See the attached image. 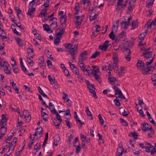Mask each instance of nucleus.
Segmentation results:
<instances>
[{
	"instance_id": "obj_1",
	"label": "nucleus",
	"mask_w": 156,
	"mask_h": 156,
	"mask_svg": "<svg viewBox=\"0 0 156 156\" xmlns=\"http://www.w3.org/2000/svg\"><path fill=\"white\" fill-rule=\"evenodd\" d=\"M137 67L138 69L142 71V73L145 75L149 73V72L151 71L153 72L154 70V67L152 66H149V65L145 66L144 63L142 60H138L137 64Z\"/></svg>"
},
{
	"instance_id": "obj_2",
	"label": "nucleus",
	"mask_w": 156,
	"mask_h": 156,
	"mask_svg": "<svg viewBox=\"0 0 156 156\" xmlns=\"http://www.w3.org/2000/svg\"><path fill=\"white\" fill-rule=\"evenodd\" d=\"M75 46L74 47L73 45L70 43L65 44L64 45L65 47L68 49V52L69 54H70L73 60L76 59L75 55L77 54V48L76 47V44H75Z\"/></svg>"
},
{
	"instance_id": "obj_3",
	"label": "nucleus",
	"mask_w": 156,
	"mask_h": 156,
	"mask_svg": "<svg viewBox=\"0 0 156 156\" xmlns=\"http://www.w3.org/2000/svg\"><path fill=\"white\" fill-rule=\"evenodd\" d=\"M150 48L145 49L144 52L143 54V56L147 60L146 65L147 66L150 65L152 63L154 59V57H152V52L150 51Z\"/></svg>"
},
{
	"instance_id": "obj_4",
	"label": "nucleus",
	"mask_w": 156,
	"mask_h": 156,
	"mask_svg": "<svg viewBox=\"0 0 156 156\" xmlns=\"http://www.w3.org/2000/svg\"><path fill=\"white\" fill-rule=\"evenodd\" d=\"M7 118H2L0 122V131L5 133L6 132Z\"/></svg>"
},
{
	"instance_id": "obj_5",
	"label": "nucleus",
	"mask_w": 156,
	"mask_h": 156,
	"mask_svg": "<svg viewBox=\"0 0 156 156\" xmlns=\"http://www.w3.org/2000/svg\"><path fill=\"white\" fill-rule=\"evenodd\" d=\"M113 88L115 92V97L116 98H122L121 95H122V94L119 87L116 85H115L113 87Z\"/></svg>"
},
{
	"instance_id": "obj_6",
	"label": "nucleus",
	"mask_w": 156,
	"mask_h": 156,
	"mask_svg": "<svg viewBox=\"0 0 156 156\" xmlns=\"http://www.w3.org/2000/svg\"><path fill=\"white\" fill-rule=\"evenodd\" d=\"M141 128L144 131H149V130L152 128V126L151 125H149L146 122H144L141 125Z\"/></svg>"
},
{
	"instance_id": "obj_7",
	"label": "nucleus",
	"mask_w": 156,
	"mask_h": 156,
	"mask_svg": "<svg viewBox=\"0 0 156 156\" xmlns=\"http://www.w3.org/2000/svg\"><path fill=\"white\" fill-rule=\"evenodd\" d=\"M109 41L107 40L103 43V45H100L99 46V48L102 51H105L109 46Z\"/></svg>"
},
{
	"instance_id": "obj_8",
	"label": "nucleus",
	"mask_w": 156,
	"mask_h": 156,
	"mask_svg": "<svg viewBox=\"0 0 156 156\" xmlns=\"http://www.w3.org/2000/svg\"><path fill=\"white\" fill-rule=\"evenodd\" d=\"M42 131V127L41 126H39L37 128L35 132L33 134V136L35 137V136L38 135L40 136L39 137H41L43 135Z\"/></svg>"
},
{
	"instance_id": "obj_9",
	"label": "nucleus",
	"mask_w": 156,
	"mask_h": 156,
	"mask_svg": "<svg viewBox=\"0 0 156 156\" xmlns=\"http://www.w3.org/2000/svg\"><path fill=\"white\" fill-rule=\"evenodd\" d=\"M62 121L61 118H56L54 119L53 122L56 128H58Z\"/></svg>"
},
{
	"instance_id": "obj_10",
	"label": "nucleus",
	"mask_w": 156,
	"mask_h": 156,
	"mask_svg": "<svg viewBox=\"0 0 156 156\" xmlns=\"http://www.w3.org/2000/svg\"><path fill=\"white\" fill-rule=\"evenodd\" d=\"M48 79L53 87H57V83L55 81V78L54 77L53 78L51 75H49L48 76Z\"/></svg>"
},
{
	"instance_id": "obj_11",
	"label": "nucleus",
	"mask_w": 156,
	"mask_h": 156,
	"mask_svg": "<svg viewBox=\"0 0 156 156\" xmlns=\"http://www.w3.org/2000/svg\"><path fill=\"white\" fill-rule=\"evenodd\" d=\"M87 51L81 53L80 55L81 58L79 59L78 62H80L81 61H82V62H83L84 60H85L87 58Z\"/></svg>"
},
{
	"instance_id": "obj_12",
	"label": "nucleus",
	"mask_w": 156,
	"mask_h": 156,
	"mask_svg": "<svg viewBox=\"0 0 156 156\" xmlns=\"http://www.w3.org/2000/svg\"><path fill=\"white\" fill-rule=\"evenodd\" d=\"M125 50L126 51L125 53L126 59L127 61H129L131 58L130 50L128 48H126Z\"/></svg>"
},
{
	"instance_id": "obj_13",
	"label": "nucleus",
	"mask_w": 156,
	"mask_h": 156,
	"mask_svg": "<svg viewBox=\"0 0 156 156\" xmlns=\"http://www.w3.org/2000/svg\"><path fill=\"white\" fill-rule=\"evenodd\" d=\"M58 30H59V31L58 33L57 34L56 36L62 37V35L65 32V28L63 26H62L60 28H58Z\"/></svg>"
},
{
	"instance_id": "obj_14",
	"label": "nucleus",
	"mask_w": 156,
	"mask_h": 156,
	"mask_svg": "<svg viewBox=\"0 0 156 156\" xmlns=\"http://www.w3.org/2000/svg\"><path fill=\"white\" fill-rule=\"evenodd\" d=\"M51 21H53V22L51 24V27H52L53 29L55 28L58 26L57 23V19L55 17L51 18L50 20Z\"/></svg>"
},
{
	"instance_id": "obj_15",
	"label": "nucleus",
	"mask_w": 156,
	"mask_h": 156,
	"mask_svg": "<svg viewBox=\"0 0 156 156\" xmlns=\"http://www.w3.org/2000/svg\"><path fill=\"white\" fill-rule=\"evenodd\" d=\"M50 108H48L51 111L52 113L53 114H55L56 115V117H61L60 115L58 114V112L56 111L55 108V106L53 105V106H51Z\"/></svg>"
},
{
	"instance_id": "obj_16",
	"label": "nucleus",
	"mask_w": 156,
	"mask_h": 156,
	"mask_svg": "<svg viewBox=\"0 0 156 156\" xmlns=\"http://www.w3.org/2000/svg\"><path fill=\"white\" fill-rule=\"evenodd\" d=\"M6 65H5V68L4 69L5 73L6 74L8 75H11V72L10 69V67L8 63H6Z\"/></svg>"
},
{
	"instance_id": "obj_17",
	"label": "nucleus",
	"mask_w": 156,
	"mask_h": 156,
	"mask_svg": "<svg viewBox=\"0 0 156 156\" xmlns=\"http://www.w3.org/2000/svg\"><path fill=\"white\" fill-rule=\"evenodd\" d=\"M9 145L8 147L9 148L8 152H10V153H12L14 151V148L16 146V144H14L10 142L8 143Z\"/></svg>"
},
{
	"instance_id": "obj_18",
	"label": "nucleus",
	"mask_w": 156,
	"mask_h": 156,
	"mask_svg": "<svg viewBox=\"0 0 156 156\" xmlns=\"http://www.w3.org/2000/svg\"><path fill=\"white\" fill-rule=\"evenodd\" d=\"M118 62H117L116 63H115V62H113V64H112V68L114 69L115 73H118V75H119L120 73L118 71L119 68L118 66Z\"/></svg>"
},
{
	"instance_id": "obj_19",
	"label": "nucleus",
	"mask_w": 156,
	"mask_h": 156,
	"mask_svg": "<svg viewBox=\"0 0 156 156\" xmlns=\"http://www.w3.org/2000/svg\"><path fill=\"white\" fill-rule=\"evenodd\" d=\"M60 140V136L58 135H56L55 136L54 138V142L53 144L55 146L58 145V144Z\"/></svg>"
},
{
	"instance_id": "obj_20",
	"label": "nucleus",
	"mask_w": 156,
	"mask_h": 156,
	"mask_svg": "<svg viewBox=\"0 0 156 156\" xmlns=\"http://www.w3.org/2000/svg\"><path fill=\"white\" fill-rule=\"evenodd\" d=\"M123 149L122 147H119L117 149V156H121L123 154Z\"/></svg>"
},
{
	"instance_id": "obj_21",
	"label": "nucleus",
	"mask_w": 156,
	"mask_h": 156,
	"mask_svg": "<svg viewBox=\"0 0 156 156\" xmlns=\"http://www.w3.org/2000/svg\"><path fill=\"white\" fill-rule=\"evenodd\" d=\"M77 20V21L75 22V23L76 24V26L77 27L80 26V25H81L82 23L83 22V19H81L80 20H79L80 18V16H76L75 17Z\"/></svg>"
},
{
	"instance_id": "obj_22",
	"label": "nucleus",
	"mask_w": 156,
	"mask_h": 156,
	"mask_svg": "<svg viewBox=\"0 0 156 156\" xmlns=\"http://www.w3.org/2000/svg\"><path fill=\"white\" fill-rule=\"evenodd\" d=\"M33 56L32 55H30L29 57L27 58V62L30 65L32 66L34 63V62H33L32 60L31 59V58H33Z\"/></svg>"
},
{
	"instance_id": "obj_23",
	"label": "nucleus",
	"mask_w": 156,
	"mask_h": 156,
	"mask_svg": "<svg viewBox=\"0 0 156 156\" xmlns=\"http://www.w3.org/2000/svg\"><path fill=\"white\" fill-rule=\"evenodd\" d=\"M113 62H115V63H116L117 62H119L118 55L117 53L116 52H113Z\"/></svg>"
},
{
	"instance_id": "obj_24",
	"label": "nucleus",
	"mask_w": 156,
	"mask_h": 156,
	"mask_svg": "<svg viewBox=\"0 0 156 156\" xmlns=\"http://www.w3.org/2000/svg\"><path fill=\"white\" fill-rule=\"evenodd\" d=\"M15 27L16 26L12 24L11 25V28L14 33L16 34L17 35L20 36L21 35V34L16 30Z\"/></svg>"
},
{
	"instance_id": "obj_25",
	"label": "nucleus",
	"mask_w": 156,
	"mask_h": 156,
	"mask_svg": "<svg viewBox=\"0 0 156 156\" xmlns=\"http://www.w3.org/2000/svg\"><path fill=\"white\" fill-rule=\"evenodd\" d=\"M56 38L54 39V42L55 44L58 46L59 44L60 41V38H62V37H60L56 35Z\"/></svg>"
},
{
	"instance_id": "obj_26",
	"label": "nucleus",
	"mask_w": 156,
	"mask_h": 156,
	"mask_svg": "<svg viewBox=\"0 0 156 156\" xmlns=\"http://www.w3.org/2000/svg\"><path fill=\"white\" fill-rule=\"evenodd\" d=\"M79 66L81 68V69L83 71L85 72L86 67L85 66L84 63L82 62V61H81L80 62H78Z\"/></svg>"
},
{
	"instance_id": "obj_27",
	"label": "nucleus",
	"mask_w": 156,
	"mask_h": 156,
	"mask_svg": "<svg viewBox=\"0 0 156 156\" xmlns=\"http://www.w3.org/2000/svg\"><path fill=\"white\" fill-rule=\"evenodd\" d=\"M138 22L136 20H133L132 22V28L131 30H134L138 26Z\"/></svg>"
},
{
	"instance_id": "obj_28",
	"label": "nucleus",
	"mask_w": 156,
	"mask_h": 156,
	"mask_svg": "<svg viewBox=\"0 0 156 156\" xmlns=\"http://www.w3.org/2000/svg\"><path fill=\"white\" fill-rule=\"evenodd\" d=\"M60 22L61 24V25L66 23V16H62L60 17Z\"/></svg>"
},
{
	"instance_id": "obj_29",
	"label": "nucleus",
	"mask_w": 156,
	"mask_h": 156,
	"mask_svg": "<svg viewBox=\"0 0 156 156\" xmlns=\"http://www.w3.org/2000/svg\"><path fill=\"white\" fill-rule=\"evenodd\" d=\"M124 24V26L123 28L125 29L126 30L127 29L128 27L129 26L130 24H129L126 21H125L124 22L123 21L121 23V26L122 27Z\"/></svg>"
},
{
	"instance_id": "obj_30",
	"label": "nucleus",
	"mask_w": 156,
	"mask_h": 156,
	"mask_svg": "<svg viewBox=\"0 0 156 156\" xmlns=\"http://www.w3.org/2000/svg\"><path fill=\"white\" fill-rule=\"evenodd\" d=\"M42 59L41 60V62L39 63V64L40 67L43 69H45L46 65L44 63V58H42Z\"/></svg>"
},
{
	"instance_id": "obj_31",
	"label": "nucleus",
	"mask_w": 156,
	"mask_h": 156,
	"mask_svg": "<svg viewBox=\"0 0 156 156\" xmlns=\"http://www.w3.org/2000/svg\"><path fill=\"white\" fill-rule=\"evenodd\" d=\"M35 11V8L32 7L29 9L28 11L27 14L30 16H31L33 13H34Z\"/></svg>"
},
{
	"instance_id": "obj_32",
	"label": "nucleus",
	"mask_w": 156,
	"mask_h": 156,
	"mask_svg": "<svg viewBox=\"0 0 156 156\" xmlns=\"http://www.w3.org/2000/svg\"><path fill=\"white\" fill-rule=\"evenodd\" d=\"M23 115L24 116V117H29L31 115L30 113L29 112L28 110L25 109L23 112Z\"/></svg>"
},
{
	"instance_id": "obj_33",
	"label": "nucleus",
	"mask_w": 156,
	"mask_h": 156,
	"mask_svg": "<svg viewBox=\"0 0 156 156\" xmlns=\"http://www.w3.org/2000/svg\"><path fill=\"white\" fill-rule=\"evenodd\" d=\"M92 67L93 68V70L94 71L93 73H98L99 72V70L98 66H92Z\"/></svg>"
},
{
	"instance_id": "obj_34",
	"label": "nucleus",
	"mask_w": 156,
	"mask_h": 156,
	"mask_svg": "<svg viewBox=\"0 0 156 156\" xmlns=\"http://www.w3.org/2000/svg\"><path fill=\"white\" fill-rule=\"evenodd\" d=\"M28 51H27V53L28 54V56H29L30 55H33V50L32 48V47L31 46H29L28 48Z\"/></svg>"
},
{
	"instance_id": "obj_35",
	"label": "nucleus",
	"mask_w": 156,
	"mask_h": 156,
	"mask_svg": "<svg viewBox=\"0 0 156 156\" xmlns=\"http://www.w3.org/2000/svg\"><path fill=\"white\" fill-rule=\"evenodd\" d=\"M108 80L111 84H112L116 81V78L115 77H110L108 79Z\"/></svg>"
},
{
	"instance_id": "obj_36",
	"label": "nucleus",
	"mask_w": 156,
	"mask_h": 156,
	"mask_svg": "<svg viewBox=\"0 0 156 156\" xmlns=\"http://www.w3.org/2000/svg\"><path fill=\"white\" fill-rule=\"evenodd\" d=\"M16 42L19 44V46L20 47H22L23 45V44L22 43L23 41L21 40L20 38H17L16 39Z\"/></svg>"
},
{
	"instance_id": "obj_37",
	"label": "nucleus",
	"mask_w": 156,
	"mask_h": 156,
	"mask_svg": "<svg viewBox=\"0 0 156 156\" xmlns=\"http://www.w3.org/2000/svg\"><path fill=\"white\" fill-rule=\"evenodd\" d=\"M146 36L145 33H142L139 35V38L140 40H144Z\"/></svg>"
},
{
	"instance_id": "obj_38",
	"label": "nucleus",
	"mask_w": 156,
	"mask_h": 156,
	"mask_svg": "<svg viewBox=\"0 0 156 156\" xmlns=\"http://www.w3.org/2000/svg\"><path fill=\"white\" fill-rule=\"evenodd\" d=\"M109 37L112 40H114L115 39V36L113 32L112 31L109 34Z\"/></svg>"
},
{
	"instance_id": "obj_39",
	"label": "nucleus",
	"mask_w": 156,
	"mask_h": 156,
	"mask_svg": "<svg viewBox=\"0 0 156 156\" xmlns=\"http://www.w3.org/2000/svg\"><path fill=\"white\" fill-rule=\"evenodd\" d=\"M151 79L152 81L156 82L153 84L154 86H156V74L154 73L153 74L151 75Z\"/></svg>"
},
{
	"instance_id": "obj_40",
	"label": "nucleus",
	"mask_w": 156,
	"mask_h": 156,
	"mask_svg": "<svg viewBox=\"0 0 156 156\" xmlns=\"http://www.w3.org/2000/svg\"><path fill=\"white\" fill-rule=\"evenodd\" d=\"M100 54V52L98 51H96L91 56L90 58L92 59L95 58L97 56Z\"/></svg>"
},
{
	"instance_id": "obj_41",
	"label": "nucleus",
	"mask_w": 156,
	"mask_h": 156,
	"mask_svg": "<svg viewBox=\"0 0 156 156\" xmlns=\"http://www.w3.org/2000/svg\"><path fill=\"white\" fill-rule=\"evenodd\" d=\"M86 112L88 116H92V114L91 112L89 111V108L88 106L86 107Z\"/></svg>"
},
{
	"instance_id": "obj_42",
	"label": "nucleus",
	"mask_w": 156,
	"mask_h": 156,
	"mask_svg": "<svg viewBox=\"0 0 156 156\" xmlns=\"http://www.w3.org/2000/svg\"><path fill=\"white\" fill-rule=\"evenodd\" d=\"M149 131H150L151 132V133H147V135L148 137H152V136L151 135L154 134V130L152 129V128L151 129L149 130Z\"/></svg>"
},
{
	"instance_id": "obj_43",
	"label": "nucleus",
	"mask_w": 156,
	"mask_h": 156,
	"mask_svg": "<svg viewBox=\"0 0 156 156\" xmlns=\"http://www.w3.org/2000/svg\"><path fill=\"white\" fill-rule=\"evenodd\" d=\"M63 114L64 116L69 115L70 116H71L70 112V110L69 109H67L66 112L65 111L64 112H63Z\"/></svg>"
},
{
	"instance_id": "obj_44",
	"label": "nucleus",
	"mask_w": 156,
	"mask_h": 156,
	"mask_svg": "<svg viewBox=\"0 0 156 156\" xmlns=\"http://www.w3.org/2000/svg\"><path fill=\"white\" fill-rule=\"evenodd\" d=\"M130 2H129V6L128 8L127 11H126V13L127 14L129 13L130 11L133 10L132 7V5L130 4Z\"/></svg>"
},
{
	"instance_id": "obj_45",
	"label": "nucleus",
	"mask_w": 156,
	"mask_h": 156,
	"mask_svg": "<svg viewBox=\"0 0 156 156\" xmlns=\"http://www.w3.org/2000/svg\"><path fill=\"white\" fill-rule=\"evenodd\" d=\"M80 8V7L79 2L76 3L75 5V11L78 12Z\"/></svg>"
},
{
	"instance_id": "obj_46",
	"label": "nucleus",
	"mask_w": 156,
	"mask_h": 156,
	"mask_svg": "<svg viewBox=\"0 0 156 156\" xmlns=\"http://www.w3.org/2000/svg\"><path fill=\"white\" fill-rule=\"evenodd\" d=\"M98 16V14L96 13H95L94 16H90V21H91L95 19Z\"/></svg>"
},
{
	"instance_id": "obj_47",
	"label": "nucleus",
	"mask_w": 156,
	"mask_h": 156,
	"mask_svg": "<svg viewBox=\"0 0 156 156\" xmlns=\"http://www.w3.org/2000/svg\"><path fill=\"white\" fill-rule=\"evenodd\" d=\"M66 122L67 126L69 128H72L73 126L72 124V123H70V122L68 120V119H67L66 120Z\"/></svg>"
},
{
	"instance_id": "obj_48",
	"label": "nucleus",
	"mask_w": 156,
	"mask_h": 156,
	"mask_svg": "<svg viewBox=\"0 0 156 156\" xmlns=\"http://www.w3.org/2000/svg\"><path fill=\"white\" fill-rule=\"evenodd\" d=\"M35 138V137H34L33 139H32L30 141V142L29 143L28 147L29 148H30L32 146V145L34 142V139Z\"/></svg>"
},
{
	"instance_id": "obj_49",
	"label": "nucleus",
	"mask_w": 156,
	"mask_h": 156,
	"mask_svg": "<svg viewBox=\"0 0 156 156\" xmlns=\"http://www.w3.org/2000/svg\"><path fill=\"white\" fill-rule=\"evenodd\" d=\"M120 120L123 126H127L128 125L127 122L125 121L123 119L121 118L120 119Z\"/></svg>"
},
{
	"instance_id": "obj_50",
	"label": "nucleus",
	"mask_w": 156,
	"mask_h": 156,
	"mask_svg": "<svg viewBox=\"0 0 156 156\" xmlns=\"http://www.w3.org/2000/svg\"><path fill=\"white\" fill-rule=\"evenodd\" d=\"M113 102H114L115 105L118 106H120L121 105L118 99H115L113 101Z\"/></svg>"
},
{
	"instance_id": "obj_51",
	"label": "nucleus",
	"mask_w": 156,
	"mask_h": 156,
	"mask_svg": "<svg viewBox=\"0 0 156 156\" xmlns=\"http://www.w3.org/2000/svg\"><path fill=\"white\" fill-rule=\"evenodd\" d=\"M15 9L16 10L17 16H18V17L19 18V15L21 14L22 13L21 11L20 8L18 7H15Z\"/></svg>"
},
{
	"instance_id": "obj_52",
	"label": "nucleus",
	"mask_w": 156,
	"mask_h": 156,
	"mask_svg": "<svg viewBox=\"0 0 156 156\" xmlns=\"http://www.w3.org/2000/svg\"><path fill=\"white\" fill-rule=\"evenodd\" d=\"M90 92L93 94V97L97 99L98 97L96 95V93L94 90H92L90 91Z\"/></svg>"
},
{
	"instance_id": "obj_53",
	"label": "nucleus",
	"mask_w": 156,
	"mask_h": 156,
	"mask_svg": "<svg viewBox=\"0 0 156 156\" xmlns=\"http://www.w3.org/2000/svg\"><path fill=\"white\" fill-rule=\"evenodd\" d=\"M72 71L73 73L75 75L78 74V73H79V69H78L76 67L73 69H72Z\"/></svg>"
},
{
	"instance_id": "obj_54",
	"label": "nucleus",
	"mask_w": 156,
	"mask_h": 156,
	"mask_svg": "<svg viewBox=\"0 0 156 156\" xmlns=\"http://www.w3.org/2000/svg\"><path fill=\"white\" fill-rule=\"evenodd\" d=\"M47 10L44 9L41 10L40 14L41 15H43L44 17L46 16V13H47Z\"/></svg>"
},
{
	"instance_id": "obj_55",
	"label": "nucleus",
	"mask_w": 156,
	"mask_h": 156,
	"mask_svg": "<svg viewBox=\"0 0 156 156\" xmlns=\"http://www.w3.org/2000/svg\"><path fill=\"white\" fill-rule=\"evenodd\" d=\"M16 85V84L15 83H14V85H12V87L13 88V89L15 90V91L16 92V93L17 94H19V89L17 87Z\"/></svg>"
},
{
	"instance_id": "obj_56",
	"label": "nucleus",
	"mask_w": 156,
	"mask_h": 156,
	"mask_svg": "<svg viewBox=\"0 0 156 156\" xmlns=\"http://www.w3.org/2000/svg\"><path fill=\"white\" fill-rule=\"evenodd\" d=\"M93 75L94 76L95 79L97 80H98L99 82H100L99 80L100 79V76L98 75V73H93Z\"/></svg>"
},
{
	"instance_id": "obj_57",
	"label": "nucleus",
	"mask_w": 156,
	"mask_h": 156,
	"mask_svg": "<svg viewBox=\"0 0 156 156\" xmlns=\"http://www.w3.org/2000/svg\"><path fill=\"white\" fill-rule=\"evenodd\" d=\"M129 136L130 137L133 136L135 139H136L137 137L136 133H131Z\"/></svg>"
},
{
	"instance_id": "obj_58",
	"label": "nucleus",
	"mask_w": 156,
	"mask_h": 156,
	"mask_svg": "<svg viewBox=\"0 0 156 156\" xmlns=\"http://www.w3.org/2000/svg\"><path fill=\"white\" fill-rule=\"evenodd\" d=\"M154 0H148L146 3V5L151 6L153 4Z\"/></svg>"
},
{
	"instance_id": "obj_59",
	"label": "nucleus",
	"mask_w": 156,
	"mask_h": 156,
	"mask_svg": "<svg viewBox=\"0 0 156 156\" xmlns=\"http://www.w3.org/2000/svg\"><path fill=\"white\" fill-rule=\"evenodd\" d=\"M48 66L50 68H51L52 67V64L50 60L48 59L47 61Z\"/></svg>"
},
{
	"instance_id": "obj_60",
	"label": "nucleus",
	"mask_w": 156,
	"mask_h": 156,
	"mask_svg": "<svg viewBox=\"0 0 156 156\" xmlns=\"http://www.w3.org/2000/svg\"><path fill=\"white\" fill-rule=\"evenodd\" d=\"M49 4V0H46L45 2H44V4L43 5V6H44L46 8L48 7Z\"/></svg>"
},
{
	"instance_id": "obj_61",
	"label": "nucleus",
	"mask_w": 156,
	"mask_h": 156,
	"mask_svg": "<svg viewBox=\"0 0 156 156\" xmlns=\"http://www.w3.org/2000/svg\"><path fill=\"white\" fill-rule=\"evenodd\" d=\"M40 143H37L34 146V150H37L40 147Z\"/></svg>"
},
{
	"instance_id": "obj_62",
	"label": "nucleus",
	"mask_w": 156,
	"mask_h": 156,
	"mask_svg": "<svg viewBox=\"0 0 156 156\" xmlns=\"http://www.w3.org/2000/svg\"><path fill=\"white\" fill-rule=\"evenodd\" d=\"M49 26L47 24H44L43 25V27L44 30L48 31L49 30H48V29L49 28Z\"/></svg>"
},
{
	"instance_id": "obj_63",
	"label": "nucleus",
	"mask_w": 156,
	"mask_h": 156,
	"mask_svg": "<svg viewBox=\"0 0 156 156\" xmlns=\"http://www.w3.org/2000/svg\"><path fill=\"white\" fill-rule=\"evenodd\" d=\"M75 118L76 119V121L77 123H79L81 125L85 124L84 122H82L80 120L79 118Z\"/></svg>"
},
{
	"instance_id": "obj_64",
	"label": "nucleus",
	"mask_w": 156,
	"mask_h": 156,
	"mask_svg": "<svg viewBox=\"0 0 156 156\" xmlns=\"http://www.w3.org/2000/svg\"><path fill=\"white\" fill-rule=\"evenodd\" d=\"M14 24L16 25L18 27H19L21 30H23V28L21 25V24L19 22H14Z\"/></svg>"
}]
</instances>
